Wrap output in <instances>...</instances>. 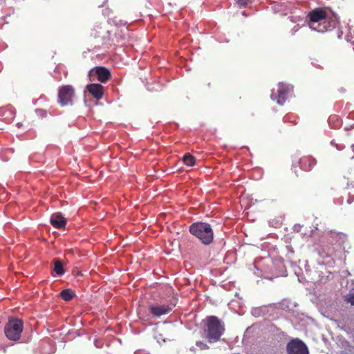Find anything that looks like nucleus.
Masks as SVG:
<instances>
[{"mask_svg":"<svg viewBox=\"0 0 354 354\" xmlns=\"http://www.w3.org/2000/svg\"><path fill=\"white\" fill-rule=\"evenodd\" d=\"M74 95L75 89L71 85L62 86L58 91V102L62 106L71 105Z\"/></svg>","mask_w":354,"mask_h":354,"instance_id":"7","label":"nucleus"},{"mask_svg":"<svg viewBox=\"0 0 354 354\" xmlns=\"http://www.w3.org/2000/svg\"><path fill=\"white\" fill-rule=\"evenodd\" d=\"M149 312L154 317H160L162 315L168 314L172 310V307L169 305L151 304L149 306Z\"/></svg>","mask_w":354,"mask_h":354,"instance_id":"9","label":"nucleus"},{"mask_svg":"<svg viewBox=\"0 0 354 354\" xmlns=\"http://www.w3.org/2000/svg\"><path fill=\"white\" fill-rule=\"evenodd\" d=\"M346 301L351 306H354V292L348 294L346 297Z\"/></svg>","mask_w":354,"mask_h":354,"instance_id":"16","label":"nucleus"},{"mask_svg":"<svg viewBox=\"0 0 354 354\" xmlns=\"http://www.w3.org/2000/svg\"><path fill=\"white\" fill-rule=\"evenodd\" d=\"M138 315L140 319H145V313H144V312L142 310V307H140L138 309Z\"/></svg>","mask_w":354,"mask_h":354,"instance_id":"19","label":"nucleus"},{"mask_svg":"<svg viewBox=\"0 0 354 354\" xmlns=\"http://www.w3.org/2000/svg\"><path fill=\"white\" fill-rule=\"evenodd\" d=\"M88 92L95 99L100 100L104 95V87L100 84H91L87 85Z\"/></svg>","mask_w":354,"mask_h":354,"instance_id":"11","label":"nucleus"},{"mask_svg":"<svg viewBox=\"0 0 354 354\" xmlns=\"http://www.w3.org/2000/svg\"><path fill=\"white\" fill-rule=\"evenodd\" d=\"M196 346L199 347L201 349H207L209 348V346L204 342L201 341L196 342Z\"/></svg>","mask_w":354,"mask_h":354,"instance_id":"17","label":"nucleus"},{"mask_svg":"<svg viewBox=\"0 0 354 354\" xmlns=\"http://www.w3.org/2000/svg\"><path fill=\"white\" fill-rule=\"evenodd\" d=\"M290 88L285 84H279L277 89V95L275 97L277 104L283 105L288 98Z\"/></svg>","mask_w":354,"mask_h":354,"instance_id":"10","label":"nucleus"},{"mask_svg":"<svg viewBox=\"0 0 354 354\" xmlns=\"http://www.w3.org/2000/svg\"><path fill=\"white\" fill-rule=\"evenodd\" d=\"M235 1L238 5L243 7H245L249 3V0H235Z\"/></svg>","mask_w":354,"mask_h":354,"instance_id":"18","label":"nucleus"},{"mask_svg":"<svg viewBox=\"0 0 354 354\" xmlns=\"http://www.w3.org/2000/svg\"><path fill=\"white\" fill-rule=\"evenodd\" d=\"M50 223L54 227L61 229L65 227L66 220L60 212H56L51 215Z\"/></svg>","mask_w":354,"mask_h":354,"instance_id":"12","label":"nucleus"},{"mask_svg":"<svg viewBox=\"0 0 354 354\" xmlns=\"http://www.w3.org/2000/svg\"><path fill=\"white\" fill-rule=\"evenodd\" d=\"M54 271L59 276L64 274L62 263L60 260L56 259L54 264Z\"/></svg>","mask_w":354,"mask_h":354,"instance_id":"15","label":"nucleus"},{"mask_svg":"<svg viewBox=\"0 0 354 354\" xmlns=\"http://www.w3.org/2000/svg\"><path fill=\"white\" fill-rule=\"evenodd\" d=\"M308 27L314 31L325 33L337 28V37L341 39L343 31L339 28V19L333 15H328L322 8H316L307 15Z\"/></svg>","mask_w":354,"mask_h":354,"instance_id":"1","label":"nucleus"},{"mask_svg":"<svg viewBox=\"0 0 354 354\" xmlns=\"http://www.w3.org/2000/svg\"><path fill=\"white\" fill-rule=\"evenodd\" d=\"M24 328L23 322L17 318L9 319L4 327V333L6 337L12 341H18Z\"/></svg>","mask_w":354,"mask_h":354,"instance_id":"4","label":"nucleus"},{"mask_svg":"<svg viewBox=\"0 0 354 354\" xmlns=\"http://www.w3.org/2000/svg\"><path fill=\"white\" fill-rule=\"evenodd\" d=\"M316 160L310 156H303L302 158L298 159L295 158V161L292 165L291 170L295 174V177L299 176V170L297 169L298 167H300V169L305 171H310L313 167L316 165Z\"/></svg>","mask_w":354,"mask_h":354,"instance_id":"5","label":"nucleus"},{"mask_svg":"<svg viewBox=\"0 0 354 354\" xmlns=\"http://www.w3.org/2000/svg\"><path fill=\"white\" fill-rule=\"evenodd\" d=\"M183 162L189 167L194 166L196 163V159L195 158L191 155L190 153H185L183 158Z\"/></svg>","mask_w":354,"mask_h":354,"instance_id":"14","label":"nucleus"},{"mask_svg":"<svg viewBox=\"0 0 354 354\" xmlns=\"http://www.w3.org/2000/svg\"><path fill=\"white\" fill-rule=\"evenodd\" d=\"M91 81L97 80L101 83L107 82L111 77L110 71L104 66H95L88 73Z\"/></svg>","mask_w":354,"mask_h":354,"instance_id":"6","label":"nucleus"},{"mask_svg":"<svg viewBox=\"0 0 354 354\" xmlns=\"http://www.w3.org/2000/svg\"><path fill=\"white\" fill-rule=\"evenodd\" d=\"M288 354H309L306 344L298 338L290 340L286 346Z\"/></svg>","mask_w":354,"mask_h":354,"instance_id":"8","label":"nucleus"},{"mask_svg":"<svg viewBox=\"0 0 354 354\" xmlns=\"http://www.w3.org/2000/svg\"><path fill=\"white\" fill-rule=\"evenodd\" d=\"M59 295L62 299L66 301H71L75 295L71 289L63 290Z\"/></svg>","mask_w":354,"mask_h":354,"instance_id":"13","label":"nucleus"},{"mask_svg":"<svg viewBox=\"0 0 354 354\" xmlns=\"http://www.w3.org/2000/svg\"><path fill=\"white\" fill-rule=\"evenodd\" d=\"M189 232L204 245H209L214 239V232L207 223L196 222L189 226Z\"/></svg>","mask_w":354,"mask_h":354,"instance_id":"3","label":"nucleus"},{"mask_svg":"<svg viewBox=\"0 0 354 354\" xmlns=\"http://www.w3.org/2000/svg\"><path fill=\"white\" fill-rule=\"evenodd\" d=\"M204 336L209 343L218 341L224 333L225 326L216 316H208L204 321Z\"/></svg>","mask_w":354,"mask_h":354,"instance_id":"2","label":"nucleus"}]
</instances>
